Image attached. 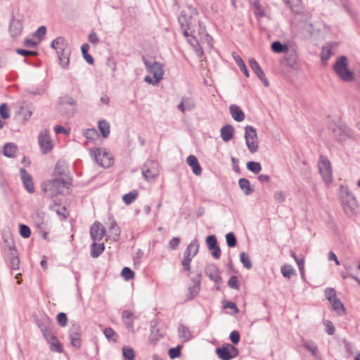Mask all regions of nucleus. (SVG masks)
I'll return each instance as SVG.
<instances>
[{
  "label": "nucleus",
  "instance_id": "1",
  "mask_svg": "<svg viewBox=\"0 0 360 360\" xmlns=\"http://www.w3.org/2000/svg\"><path fill=\"white\" fill-rule=\"evenodd\" d=\"M72 179L70 178H54L41 183V188L46 197L52 198L58 195H68L70 193Z\"/></svg>",
  "mask_w": 360,
  "mask_h": 360
},
{
  "label": "nucleus",
  "instance_id": "2",
  "mask_svg": "<svg viewBox=\"0 0 360 360\" xmlns=\"http://www.w3.org/2000/svg\"><path fill=\"white\" fill-rule=\"evenodd\" d=\"M333 70L344 82H352L354 79L353 73L347 68V58L345 56L338 58Z\"/></svg>",
  "mask_w": 360,
  "mask_h": 360
},
{
  "label": "nucleus",
  "instance_id": "3",
  "mask_svg": "<svg viewBox=\"0 0 360 360\" xmlns=\"http://www.w3.org/2000/svg\"><path fill=\"white\" fill-rule=\"evenodd\" d=\"M77 109L76 101L69 96H64L58 99V110L63 115L71 117Z\"/></svg>",
  "mask_w": 360,
  "mask_h": 360
},
{
  "label": "nucleus",
  "instance_id": "4",
  "mask_svg": "<svg viewBox=\"0 0 360 360\" xmlns=\"http://www.w3.org/2000/svg\"><path fill=\"white\" fill-rule=\"evenodd\" d=\"M90 154L94 158L96 163L103 167H109L113 163L110 154L105 148L91 149L90 150Z\"/></svg>",
  "mask_w": 360,
  "mask_h": 360
},
{
  "label": "nucleus",
  "instance_id": "5",
  "mask_svg": "<svg viewBox=\"0 0 360 360\" xmlns=\"http://www.w3.org/2000/svg\"><path fill=\"white\" fill-rule=\"evenodd\" d=\"M245 139L246 146L251 153H255L258 150V139L256 129L248 125L245 128Z\"/></svg>",
  "mask_w": 360,
  "mask_h": 360
},
{
  "label": "nucleus",
  "instance_id": "6",
  "mask_svg": "<svg viewBox=\"0 0 360 360\" xmlns=\"http://www.w3.org/2000/svg\"><path fill=\"white\" fill-rule=\"evenodd\" d=\"M141 172L146 181H153L159 175V167L157 161L148 160L141 168Z\"/></svg>",
  "mask_w": 360,
  "mask_h": 360
},
{
  "label": "nucleus",
  "instance_id": "7",
  "mask_svg": "<svg viewBox=\"0 0 360 360\" xmlns=\"http://www.w3.org/2000/svg\"><path fill=\"white\" fill-rule=\"evenodd\" d=\"M142 60L146 70L153 75V77L160 80L163 79L164 70L162 63L155 60H148L144 56L142 58Z\"/></svg>",
  "mask_w": 360,
  "mask_h": 360
},
{
  "label": "nucleus",
  "instance_id": "8",
  "mask_svg": "<svg viewBox=\"0 0 360 360\" xmlns=\"http://www.w3.org/2000/svg\"><path fill=\"white\" fill-rule=\"evenodd\" d=\"M319 170L326 184H328L332 182L333 175L331 165L326 157L323 155L320 156L319 162Z\"/></svg>",
  "mask_w": 360,
  "mask_h": 360
},
{
  "label": "nucleus",
  "instance_id": "9",
  "mask_svg": "<svg viewBox=\"0 0 360 360\" xmlns=\"http://www.w3.org/2000/svg\"><path fill=\"white\" fill-rule=\"evenodd\" d=\"M334 139L340 142L343 143L347 139H353L354 134L351 129L345 124L337 125L333 130Z\"/></svg>",
  "mask_w": 360,
  "mask_h": 360
},
{
  "label": "nucleus",
  "instance_id": "10",
  "mask_svg": "<svg viewBox=\"0 0 360 360\" xmlns=\"http://www.w3.org/2000/svg\"><path fill=\"white\" fill-rule=\"evenodd\" d=\"M178 21L182 30L183 34L184 37H188V31L190 30L192 32L191 30L195 22V19L191 16V14H188L186 11H182L178 17Z\"/></svg>",
  "mask_w": 360,
  "mask_h": 360
},
{
  "label": "nucleus",
  "instance_id": "11",
  "mask_svg": "<svg viewBox=\"0 0 360 360\" xmlns=\"http://www.w3.org/2000/svg\"><path fill=\"white\" fill-rule=\"evenodd\" d=\"M216 352L221 360H231L238 355V349L230 344L217 348Z\"/></svg>",
  "mask_w": 360,
  "mask_h": 360
},
{
  "label": "nucleus",
  "instance_id": "12",
  "mask_svg": "<svg viewBox=\"0 0 360 360\" xmlns=\"http://www.w3.org/2000/svg\"><path fill=\"white\" fill-rule=\"evenodd\" d=\"M44 338L49 345L51 352L57 353H62L63 352L62 345L53 334L52 330L44 335Z\"/></svg>",
  "mask_w": 360,
  "mask_h": 360
},
{
  "label": "nucleus",
  "instance_id": "13",
  "mask_svg": "<svg viewBox=\"0 0 360 360\" xmlns=\"http://www.w3.org/2000/svg\"><path fill=\"white\" fill-rule=\"evenodd\" d=\"M39 144L44 154H46L52 150L53 144L46 130L40 133L39 136Z\"/></svg>",
  "mask_w": 360,
  "mask_h": 360
},
{
  "label": "nucleus",
  "instance_id": "14",
  "mask_svg": "<svg viewBox=\"0 0 360 360\" xmlns=\"http://www.w3.org/2000/svg\"><path fill=\"white\" fill-rule=\"evenodd\" d=\"M90 234L93 241H100L105 234V229L100 222L95 221L90 228Z\"/></svg>",
  "mask_w": 360,
  "mask_h": 360
},
{
  "label": "nucleus",
  "instance_id": "15",
  "mask_svg": "<svg viewBox=\"0 0 360 360\" xmlns=\"http://www.w3.org/2000/svg\"><path fill=\"white\" fill-rule=\"evenodd\" d=\"M136 316L129 309L124 310L122 313V321L129 332L134 333V321Z\"/></svg>",
  "mask_w": 360,
  "mask_h": 360
},
{
  "label": "nucleus",
  "instance_id": "16",
  "mask_svg": "<svg viewBox=\"0 0 360 360\" xmlns=\"http://www.w3.org/2000/svg\"><path fill=\"white\" fill-rule=\"evenodd\" d=\"M342 209L345 214L348 217H352L356 215L359 212V206L356 200L352 199L349 202H346L342 204Z\"/></svg>",
  "mask_w": 360,
  "mask_h": 360
},
{
  "label": "nucleus",
  "instance_id": "17",
  "mask_svg": "<svg viewBox=\"0 0 360 360\" xmlns=\"http://www.w3.org/2000/svg\"><path fill=\"white\" fill-rule=\"evenodd\" d=\"M250 68L255 72L258 78L263 82L265 86H269L268 79L265 77L264 71L262 70L260 65L255 58H251L249 60Z\"/></svg>",
  "mask_w": 360,
  "mask_h": 360
},
{
  "label": "nucleus",
  "instance_id": "18",
  "mask_svg": "<svg viewBox=\"0 0 360 360\" xmlns=\"http://www.w3.org/2000/svg\"><path fill=\"white\" fill-rule=\"evenodd\" d=\"M23 29L22 22L20 19H15L12 16V20L9 26V32L13 38H16L20 35Z\"/></svg>",
  "mask_w": 360,
  "mask_h": 360
},
{
  "label": "nucleus",
  "instance_id": "19",
  "mask_svg": "<svg viewBox=\"0 0 360 360\" xmlns=\"http://www.w3.org/2000/svg\"><path fill=\"white\" fill-rule=\"evenodd\" d=\"M20 172L22 181L27 191L30 193H34V186L32 176L27 172V171L24 168L20 169Z\"/></svg>",
  "mask_w": 360,
  "mask_h": 360
},
{
  "label": "nucleus",
  "instance_id": "20",
  "mask_svg": "<svg viewBox=\"0 0 360 360\" xmlns=\"http://www.w3.org/2000/svg\"><path fill=\"white\" fill-rule=\"evenodd\" d=\"M200 278L201 273H198L197 275V278L192 279L193 285L192 286L188 287V295L187 299L188 300H193L195 297H196L198 295L199 291L200 290Z\"/></svg>",
  "mask_w": 360,
  "mask_h": 360
},
{
  "label": "nucleus",
  "instance_id": "21",
  "mask_svg": "<svg viewBox=\"0 0 360 360\" xmlns=\"http://www.w3.org/2000/svg\"><path fill=\"white\" fill-rule=\"evenodd\" d=\"M205 274L210 278V280L213 281L216 283H220L221 282L219 270L218 267L214 264H210L206 267Z\"/></svg>",
  "mask_w": 360,
  "mask_h": 360
},
{
  "label": "nucleus",
  "instance_id": "22",
  "mask_svg": "<svg viewBox=\"0 0 360 360\" xmlns=\"http://www.w3.org/2000/svg\"><path fill=\"white\" fill-rule=\"evenodd\" d=\"M51 47L54 49L57 53L70 50L68 44L63 37H59L52 41Z\"/></svg>",
  "mask_w": 360,
  "mask_h": 360
},
{
  "label": "nucleus",
  "instance_id": "23",
  "mask_svg": "<svg viewBox=\"0 0 360 360\" xmlns=\"http://www.w3.org/2000/svg\"><path fill=\"white\" fill-rule=\"evenodd\" d=\"M340 198L341 203L343 204L346 202H349L352 199L356 200L354 194L349 191L347 186L340 185L339 187Z\"/></svg>",
  "mask_w": 360,
  "mask_h": 360
},
{
  "label": "nucleus",
  "instance_id": "24",
  "mask_svg": "<svg viewBox=\"0 0 360 360\" xmlns=\"http://www.w3.org/2000/svg\"><path fill=\"white\" fill-rule=\"evenodd\" d=\"M68 169L67 166L60 162H57L54 169V176L56 178L67 179L68 177Z\"/></svg>",
  "mask_w": 360,
  "mask_h": 360
},
{
  "label": "nucleus",
  "instance_id": "25",
  "mask_svg": "<svg viewBox=\"0 0 360 360\" xmlns=\"http://www.w3.org/2000/svg\"><path fill=\"white\" fill-rule=\"evenodd\" d=\"M186 162L192 168V171L194 174L199 176L202 174V168L195 156L193 155L188 156Z\"/></svg>",
  "mask_w": 360,
  "mask_h": 360
},
{
  "label": "nucleus",
  "instance_id": "26",
  "mask_svg": "<svg viewBox=\"0 0 360 360\" xmlns=\"http://www.w3.org/2000/svg\"><path fill=\"white\" fill-rule=\"evenodd\" d=\"M234 132L235 129L232 125L226 124L221 128V137L224 141L228 142L233 137Z\"/></svg>",
  "mask_w": 360,
  "mask_h": 360
},
{
  "label": "nucleus",
  "instance_id": "27",
  "mask_svg": "<svg viewBox=\"0 0 360 360\" xmlns=\"http://www.w3.org/2000/svg\"><path fill=\"white\" fill-rule=\"evenodd\" d=\"M18 148L13 143H6L2 148V153L8 158H15L17 155Z\"/></svg>",
  "mask_w": 360,
  "mask_h": 360
},
{
  "label": "nucleus",
  "instance_id": "28",
  "mask_svg": "<svg viewBox=\"0 0 360 360\" xmlns=\"http://www.w3.org/2000/svg\"><path fill=\"white\" fill-rule=\"evenodd\" d=\"M286 6L289 7L291 11L295 14L302 13L303 7L301 0H283Z\"/></svg>",
  "mask_w": 360,
  "mask_h": 360
},
{
  "label": "nucleus",
  "instance_id": "29",
  "mask_svg": "<svg viewBox=\"0 0 360 360\" xmlns=\"http://www.w3.org/2000/svg\"><path fill=\"white\" fill-rule=\"evenodd\" d=\"M229 111L232 117L237 122H242L245 119V113L241 108L235 104L231 105Z\"/></svg>",
  "mask_w": 360,
  "mask_h": 360
},
{
  "label": "nucleus",
  "instance_id": "30",
  "mask_svg": "<svg viewBox=\"0 0 360 360\" xmlns=\"http://www.w3.org/2000/svg\"><path fill=\"white\" fill-rule=\"evenodd\" d=\"M109 221H110L109 230L111 233L112 238L114 241H117L119 240L120 236V233H121L120 229L119 226H117L116 221L114 219V218L112 217H109Z\"/></svg>",
  "mask_w": 360,
  "mask_h": 360
},
{
  "label": "nucleus",
  "instance_id": "31",
  "mask_svg": "<svg viewBox=\"0 0 360 360\" xmlns=\"http://www.w3.org/2000/svg\"><path fill=\"white\" fill-rule=\"evenodd\" d=\"M199 246L198 239L195 238L188 245L184 253L194 257L198 252Z\"/></svg>",
  "mask_w": 360,
  "mask_h": 360
},
{
  "label": "nucleus",
  "instance_id": "32",
  "mask_svg": "<svg viewBox=\"0 0 360 360\" xmlns=\"http://www.w3.org/2000/svg\"><path fill=\"white\" fill-rule=\"evenodd\" d=\"M178 335L184 342H187L192 338L189 328L183 324H180L178 328Z\"/></svg>",
  "mask_w": 360,
  "mask_h": 360
},
{
  "label": "nucleus",
  "instance_id": "33",
  "mask_svg": "<svg viewBox=\"0 0 360 360\" xmlns=\"http://www.w3.org/2000/svg\"><path fill=\"white\" fill-rule=\"evenodd\" d=\"M240 188L246 195H249L253 193L254 189L252 188L250 181L245 178H241L238 181Z\"/></svg>",
  "mask_w": 360,
  "mask_h": 360
},
{
  "label": "nucleus",
  "instance_id": "34",
  "mask_svg": "<svg viewBox=\"0 0 360 360\" xmlns=\"http://www.w3.org/2000/svg\"><path fill=\"white\" fill-rule=\"evenodd\" d=\"M37 325L43 336L52 330V323L49 319L37 321Z\"/></svg>",
  "mask_w": 360,
  "mask_h": 360
},
{
  "label": "nucleus",
  "instance_id": "35",
  "mask_svg": "<svg viewBox=\"0 0 360 360\" xmlns=\"http://www.w3.org/2000/svg\"><path fill=\"white\" fill-rule=\"evenodd\" d=\"M4 252L7 262H9L11 259L18 255V253L13 243H8V245L4 247Z\"/></svg>",
  "mask_w": 360,
  "mask_h": 360
},
{
  "label": "nucleus",
  "instance_id": "36",
  "mask_svg": "<svg viewBox=\"0 0 360 360\" xmlns=\"http://www.w3.org/2000/svg\"><path fill=\"white\" fill-rule=\"evenodd\" d=\"M105 245L103 243H98L94 241L91 245V256L93 258H96L102 254L104 251Z\"/></svg>",
  "mask_w": 360,
  "mask_h": 360
},
{
  "label": "nucleus",
  "instance_id": "37",
  "mask_svg": "<svg viewBox=\"0 0 360 360\" xmlns=\"http://www.w3.org/2000/svg\"><path fill=\"white\" fill-rule=\"evenodd\" d=\"M98 127L103 138H107L110 132V124L105 120H99Z\"/></svg>",
  "mask_w": 360,
  "mask_h": 360
},
{
  "label": "nucleus",
  "instance_id": "38",
  "mask_svg": "<svg viewBox=\"0 0 360 360\" xmlns=\"http://www.w3.org/2000/svg\"><path fill=\"white\" fill-rule=\"evenodd\" d=\"M60 66L65 69L68 68L70 61V50L58 53Z\"/></svg>",
  "mask_w": 360,
  "mask_h": 360
},
{
  "label": "nucleus",
  "instance_id": "39",
  "mask_svg": "<svg viewBox=\"0 0 360 360\" xmlns=\"http://www.w3.org/2000/svg\"><path fill=\"white\" fill-rule=\"evenodd\" d=\"M271 49L277 53H286L288 51V47L285 44H283L278 41H274L271 44Z\"/></svg>",
  "mask_w": 360,
  "mask_h": 360
},
{
  "label": "nucleus",
  "instance_id": "40",
  "mask_svg": "<svg viewBox=\"0 0 360 360\" xmlns=\"http://www.w3.org/2000/svg\"><path fill=\"white\" fill-rule=\"evenodd\" d=\"M330 303L333 306V309L338 315L341 316L345 314V308L340 300L335 299L330 302Z\"/></svg>",
  "mask_w": 360,
  "mask_h": 360
},
{
  "label": "nucleus",
  "instance_id": "41",
  "mask_svg": "<svg viewBox=\"0 0 360 360\" xmlns=\"http://www.w3.org/2000/svg\"><path fill=\"white\" fill-rule=\"evenodd\" d=\"M290 256L296 262V263H297V264L298 266V268H299L301 276L304 277V258L303 257L298 258L297 257L296 253L295 252H293V251L290 252Z\"/></svg>",
  "mask_w": 360,
  "mask_h": 360
},
{
  "label": "nucleus",
  "instance_id": "42",
  "mask_svg": "<svg viewBox=\"0 0 360 360\" xmlns=\"http://www.w3.org/2000/svg\"><path fill=\"white\" fill-rule=\"evenodd\" d=\"M71 345L73 347L79 348L82 345V339L79 333H72L70 331L69 334Z\"/></svg>",
  "mask_w": 360,
  "mask_h": 360
},
{
  "label": "nucleus",
  "instance_id": "43",
  "mask_svg": "<svg viewBox=\"0 0 360 360\" xmlns=\"http://www.w3.org/2000/svg\"><path fill=\"white\" fill-rule=\"evenodd\" d=\"M233 58H234L236 63H237V65H238V67L240 68V70L245 75V77H249V76H250L249 71H248L244 61L243 60V59L238 55L233 56Z\"/></svg>",
  "mask_w": 360,
  "mask_h": 360
},
{
  "label": "nucleus",
  "instance_id": "44",
  "mask_svg": "<svg viewBox=\"0 0 360 360\" xmlns=\"http://www.w3.org/2000/svg\"><path fill=\"white\" fill-rule=\"evenodd\" d=\"M89 49V46L87 44H84L81 47V51L84 58L89 64L92 65L94 63V58L90 54L88 53Z\"/></svg>",
  "mask_w": 360,
  "mask_h": 360
},
{
  "label": "nucleus",
  "instance_id": "45",
  "mask_svg": "<svg viewBox=\"0 0 360 360\" xmlns=\"http://www.w3.org/2000/svg\"><path fill=\"white\" fill-rule=\"evenodd\" d=\"M83 135L87 139L92 140V141L96 140L98 138V136H99V134H98V131L94 128L86 129L84 131Z\"/></svg>",
  "mask_w": 360,
  "mask_h": 360
},
{
  "label": "nucleus",
  "instance_id": "46",
  "mask_svg": "<svg viewBox=\"0 0 360 360\" xmlns=\"http://www.w3.org/2000/svg\"><path fill=\"white\" fill-rule=\"evenodd\" d=\"M122 356L124 360H134V351L128 347H122Z\"/></svg>",
  "mask_w": 360,
  "mask_h": 360
},
{
  "label": "nucleus",
  "instance_id": "47",
  "mask_svg": "<svg viewBox=\"0 0 360 360\" xmlns=\"http://www.w3.org/2000/svg\"><path fill=\"white\" fill-rule=\"evenodd\" d=\"M240 260L247 269H250L252 267V262L245 252H242L240 253Z\"/></svg>",
  "mask_w": 360,
  "mask_h": 360
},
{
  "label": "nucleus",
  "instance_id": "48",
  "mask_svg": "<svg viewBox=\"0 0 360 360\" xmlns=\"http://www.w3.org/2000/svg\"><path fill=\"white\" fill-rule=\"evenodd\" d=\"M247 168L254 174H258L262 170L261 164L253 161L247 163Z\"/></svg>",
  "mask_w": 360,
  "mask_h": 360
},
{
  "label": "nucleus",
  "instance_id": "49",
  "mask_svg": "<svg viewBox=\"0 0 360 360\" xmlns=\"http://www.w3.org/2000/svg\"><path fill=\"white\" fill-rule=\"evenodd\" d=\"M46 33V27L44 25L40 26L34 33L33 37L38 39L39 42Z\"/></svg>",
  "mask_w": 360,
  "mask_h": 360
},
{
  "label": "nucleus",
  "instance_id": "50",
  "mask_svg": "<svg viewBox=\"0 0 360 360\" xmlns=\"http://www.w3.org/2000/svg\"><path fill=\"white\" fill-rule=\"evenodd\" d=\"M226 240L227 245L229 248H233L236 245L237 240L235 235L232 232H229L226 235Z\"/></svg>",
  "mask_w": 360,
  "mask_h": 360
},
{
  "label": "nucleus",
  "instance_id": "51",
  "mask_svg": "<svg viewBox=\"0 0 360 360\" xmlns=\"http://www.w3.org/2000/svg\"><path fill=\"white\" fill-rule=\"evenodd\" d=\"M121 275L126 281L132 279L134 277V271L129 267H124L122 270Z\"/></svg>",
  "mask_w": 360,
  "mask_h": 360
},
{
  "label": "nucleus",
  "instance_id": "52",
  "mask_svg": "<svg viewBox=\"0 0 360 360\" xmlns=\"http://www.w3.org/2000/svg\"><path fill=\"white\" fill-rule=\"evenodd\" d=\"M137 195L136 192H129L127 194H124L122 197V200L126 205H129L132 202L134 201Z\"/></svg>",
  "mask_w": 360,
  "mask_h": 360
},
{
  "label": "nucleus",
  "instance_id": "53",
  "mask_svg": "<svg viewBox=\"0 0 360 360\" xmlns=\"http://www.w3.org/2000/svg\"><path fill=\"white\" fill-rule=\"evenodd\" d=\"M281 273L285 278H290L294 273V269L290 265H284L281 267Z\"/></svg>",
  "mask_w": 360,
  "mask_h": 360
},
{
  "label": "nucleus",
  "instance_id": "54",
  "mask_svg": "<svg viewBox=\"0 0 360 360\" xmlns=\"http://www.w3.org/2000/svg\"><path fill=\"white\" fill-rule=\"evenodd\" d=\"M255 14L258 18H262L265 15L264 8L259 4L258 1L254 3Z\"/></svg>",
  "mask_w": 360,
  "mask_h": 360
},
{
  "label": "nucleus",
  "instance_id": "55",
  "mask_svg": "<svg viewBox=\"0 0 360 360\" xmlns=\"http://www.w3.org/2000/svg\"><path fill=\"white\" fill-rule=\"evenodd\" d=\"M168 354L172 359L179 357L181 355V346L178 345L176 347L169 349Z\"/></svg>",
  "mask_w": 360,
  "mask_h": 360
},
{
  "label": "nucleus",
  "instance_id": "56",
  "mask_svg": "<svg viewBox=\"0 0 360 360\" xmlns=\"http://www.w3.org/2000/svg\"><path fill=\"white\" fill-rule=\"evenodd\" d=\"M20 233L24 238H27L30 236L31 231L28 226L25 224L20 225Z\"/></svg>",
  "mask_w": 360,
  "mask_h": 360
},
{
  "label": "nucleus",
  "instance_id": "57",
  "mask_svg": "<svg viewBox=\"0 0 360 360\" xmlns=\"http://www.w3.org/2000/svg\"><path fill=\"white\" fill-rule=\"evenodd\" d=\"M325 296L326 299L330 302L336 298V293L333 288H328L325 290Z\"/></svg>",
  "mask_w": 360,
  "mask_h": 360
},
{
  "label": "nucleus",
  "instance_id": "58",
  "mask_svg": "<svg viewBox=\"0 0 360 360\" xmlns=\"http://www.w3.org/2000/svg\"><path fill=\"white\" fill-rule=\"evenodd\" d=\"M206 244L208 249H213L217 245V237L214 235L207 236L206 238Z\"/></svg>",
  "mask_w": 360,
  "mask_h": 360
},
{
  "label": "nucleus",
  "instance_id": "59",
  "mask_svg": "<svg viewBox=\"0 0 360 360\" xmlns=\"http://www.w3.org/2000/svg\"><path fill=\"white\" fill-rule=\"evenodd\" d=\"M58 323L61 327H65L67 325L68 323V318L67 315L63 312H60L56 317Z\"/></svg>",
  "mask_w": 360,
  "mask_h": 360
},
{
  "label": "nucleus",
  "instance_id": "60",
  "mask_svg": "<svg viewBox=\"0 0 360 360\" xmlns=\"http://www.w3.org/2000/svg\"><path fill=\"white\" fill-rule=\"evenodd\" d=\"M274 198L277 202L282 203L285 202L286 196L282 191H276L274 193Z\"/></svg>",
  "mask_w": 360,
  "mask_h": 360
},
{
  "label": "nucleus",
  "instance_id": "61",
  "mask_svg": "<svg viewBox=\"0 0 360 360\" xmlns=\"http://www.w3.org/2000/svg\"><path fill=\"white\" fill-rule=\"evenodd\" d=\"M332 54L331 49L328 47H323L321 53V58L323 61H327Z\"/></svg>",
  "mask_w": 360,
  "mask_h": 360
},
{
  "label": "nucleus",
  "instance_id": "62",
  "mask_svg": "<svg viewBox=\"0 0 360 360\" xmlns=\"http://www.w3.org/2000/svg\"><path fill=\"white\" fill-rule=\"evenodd\" d=\"M181 101L184 103L186 107L185 108H186L187 110H191L195 108V103L193 100L191 98H183L181 99Z\"/></svg>",
  "mask_w": 360,
  "mask_h": 360
},
{
  "label": "nucleus",
  "instance_id": "63",
  "mask_svg": "<svg viewBox=\"0 0 360 360\" xmlns=\"http://www.w3.org/2000/svg\"><path fill=\"white\" fill-rule=\"evenodd\" d=\"M303 346L308 350L309 351L311 354L313 356H316V353H317V351H318V347H316V345L313 343V342H304L303 344Z\"/></svg>",
  "mask_w": 360,
  "mask_h": 360
},
{
  "label": "nucleus",
  "instance_id": "64",
  "mask_svg": "<svg viewBox=\"0 0 360 360\" xmlns=\"http://www.w3.org/2000/svg\"><path fill=\"white\" fill-rule=\"evenodd\" d=\"M0 115L4 120L8 119L10 117L8 108L6 103L0 105Z\"/></svg>",
  "mask_w": 360,
  "mask_h": 360
}]
</instances>
